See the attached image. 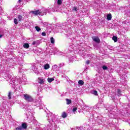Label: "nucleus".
Returning a JSON list of instances; mask_svg holds the SVG:
<instances>
[{
    "instance_id": "f257e3e1",
    "label": "nucleus",
    "mask_w": 130,
    "mask_h": 130,
    "mask_svg": "<svg viewBox=\"0 0 130 130\" xmlns=\"http://www.w3.org/2000/svg\"><path fill=\"white\" fill-rule=\"evenodd\" d=\"M4 78L7 82H9L11 86L14 88V89H15V87H17V86L19 85V83L21 84V83H23H23L27 82V78H26L25 75H22V77L18 80L17 77L12 78V75L10 74L9 72H6V74H4Z\"/></svg>"
},
{
    "instance_id": "f03ea898",
    "label": "nucleus",
    "mask_w": 130,
    "mask_h": 130,
    "mask_svg": "<svg viewBox=\"0 0 130 130\" xmlns=\"http://www.w3.org/2000/svg\"><path fill=\"white\" fill-rule=\"evenodd\" d=\"M23 99H24L26 102H33L35 103L34 105L37 107H43L44 106V104L42 103V101H41V99L34 100L32 96L27 93L23 94Z\"/></svg>"
},
{
    "instance_id": "7ed1b4c3",
    "label": "nucleus",
    "mask_w": 130,
    "mask_h": 130,
    "mask_svg": "<svg viewBox=\"0 0 130 130\" xmlns=\"http://www.w3.org/2000/svg\"><path fill=\"white\" fill-rule=\"evenodd\" d=\"M48 122L49 123L47 124V126L45 127V130H51V128H52V125H51V121L52 122H54V123H57V118L55 117V115H48Z\"/></svg>"
},
{
    "instance_id": "20e7f679",
    "label": "nucleus",
    "mask_w": 130,
    "mask_h": 130,
    "mask_svg": "<svg viewBox=\"0 0 130 130\" xmlns=\"http://www.w3.org/2000/svg\"><path fill=\"white\" fill-rule=\"evenodd\" d=\"M69 51H74V50H79L80 49V45L77 44L74 45L72 43L69 45V47L68 48Z\"/></svg>"
},
{
    "instance_id": "39448f33",
    "label": "nucleus",
    "mask_w": 130,
    "mask_h": 130,
    "mask_svg": "<svg viewBox=\"0 0 130 130\" xmlns=\"http://www.w3.org/2000/svg\"><path fill=\"white\" fill-rule=\"evenodd\" d=\"M30 14H32V15H35V16H43V13H42V11L41 10H35V11H31L30 12Z\"/></svg>"
},
{
    "instance_id": "423d86ee",
    "label": "nucleus",
    "mask_w": 130,
    "mask_h": 130,
    "mask_svg": "<svg viewBox=\"0 0 130 130\" xmlns=\"http://www.w3.org/2000/svg\"><path fill=\"white\" fill-rule=\"evenodd\" d=\"M27 128V123H23L21 124V126H19L15 128L14 130H23Z\"/></svg>"
},
{
    "instance_id": "0eeeda50",
    "label": "nucleus",
    "mask_w": 130,
    "mask_h": 130,
    "mask_svg": "<svg viewBox=\"0 0 130 130\" xmlns=\"http://www.w3.org/2000/svg\"><path fill=\"white\" fill-rule=\"evenodd\" d=\"M92 40L94 41V42H96V43H100V39H99V37H92Z\"/></svg>"
},
{
    "instance_id": "6e6552de",
    "label": "nucleus",
    "mask_w": 130,
    "mask_h": 130,
    "mask_svg": "<svg viewBox=\"0 0 130 130\" xmlns=\"http://www.w3.org/2000/svg\"><path fill=\"white\" fill-rule=\"evenodd\" d=\"M60 6V4H57L54 5V9L56 10V12H59V11H60V8L59 7Z\"/></svg>"
},
{
    "instance_id": "1a4fd4ad",
    "label": "nucleus",
    "mask_w": 130,
    "mask_h": 130,
    "mask_svg": "<svg viewBox=\"0 0 130 130\" xmlns=\"http://www.w3.org/2000/svg\"><path fill=\"white\" fill-rule=\"evenodd\" d=\"M124 12H125V15H126L127 16H129V17H130V11L129 10H128L127 9V7H125L124 8Z\"/></svg>"
},
{
    "instance_id": "9d476101",
    "label": "nucleus",
    "mask_w": 130,
    "mask_h": 130,
    "mask_svg": "<svg viewBox=\"0 0 130 130\" xmlns=\"http://www.w3.org/2000/svg\"><path fill=\"white\" fill-rule=\"evenodd\" d=\"M44 82H45V80H44L43 78L41 77L38 78V83H39V84H44Z\"/></svg>"
},
{
    "instance_id": "9b49d317",
    "label": "nucleus",
    "mask_w": 130,
    "mask_h": 130,
    "mask_svg": "<svg viewBox=\"0 0 130 130\" xmlns=\"http://www.w3.org/2000/svg\"><path fill=\"white\" fill-rule=\"evenodd\" d=\"M90 109H91V108L87 106H85L83 108V110L85 112H89V111H90Z\"/></svg>"
},
{
    "instance_id": "f8f14e48",
    "label": "nucleus",
    "mask_w": 130,
    "mask_h": 130,
    "mask_svg": "<svg viewBox=\"0 0 130 130\" xmlns=\"http://www.w3.org/2000/svg\"><path fill=\"white\" fill-rule=\"evenodd\" d=\"M41 12H42L43 16H44V15H46V14L49 12V10L46 9H43L42 11L41 10Z\"/></svg>"
},
{
    "instance_id": "ddd939ff",
    "label": "nucleus",
    "mask_w": 130,
    "mask_h": 130,
    "mask_svg": "<svg viewBox=\"0 0 130 130\" xmlns=\"http://www.w3.org/2000/svg\"><path fill=\"white\" fill-rule=\"evenodd\" d=\"M57 28H58V29H63V30H66V26H64V25H61V24H60L58 26H57V25H56Z\"/></svg>"
},
{
    "instance_id": "4468645a",
    "label": "nucleus",
    "mask_w": 130,
    "mask_h": 130,
    "mask_svg": "<svg viewBox=\"0 0 130 130\" xmlns=\"http://www.w3.org/2000/svg\"><path fill=\"white\" fill-rule=\"evenodd\" d=\"M39 44H40V41H36L32 42V45H36V46H37V45H39Z\"/></svg>"
},
{
    "instance_id": "2eb2a0df",
    "label": "nucleus",
    "mask_w": 130,
    "mask_h": 130,
    "mask_svg": "<svg viewBox=\"0 0 130 130\" xmlns=\"http://www.w3.org/2000/svg\"><path fill=\"white\" fill-rule=\"evenodd\" d=\"M112 18V16L111 15V14H109L107 15V19L108 21H110V20H111Z\"/></svg>"
},
{
    "instance_id": "dca6fc26",
    "label": "nucleus",
    "mask_w": 130,
    "mask_h": 130,
    "mask_svg": "<svg viewBox=\"0 0 130 130\" xmlns=\"http://www.w3.org/2000/svg\"><path fill=\"white\" fill-rule=\"evenodd\" d=\"M50 68V67L49 66V64H48V63L45 64L44 66V70H48V69H49Z\"/></svg>"
},
{
    "instance_id": "f3484780",
    "label": "nucleus",
    "mask_w": 130,
    "mask_h": 130,
    "mask_svg": "<svg viewBox=\"0 0 130 130\" xmlns=\"http://www.w3.org/2000/svg\"><path fill=\"white\" fill-rule=\"evenodd\" d=\"M109 115V117L111 118H116V117H115V116H114V113H111Z\"/></svg>"
},
{
    "instance_id": "a211bd4d",
    "label": "nucleus",
    "mask_w": 130,
    "mask_h": 130,
    "mask_svg": "<svg viewBox=\"0 0 130 130\" xmlns=\"http://www.w3.org/2000/svg\"><path fill=\"white\" fill-rule=\"evenodd\" d=\"M23 46L24 48H29L30 46H29V44H28V43H24L23 45Z\"/></svg>"
},
{
    "instance_id": "6ab92c4d",
    "label": "nucleus",
    "mask_w": 130,
    "mask_h": 130,
    "mask_svg": "<svg viewBox=\"0 0 130 130\" xmlns=\"http://www.w3.org/2000/svg\"><path fill=\"white\" fill-rule=\"evenodd\" d=\"M47 81L49 83H51V82H52V81H54V78H48L47 79Z\"/></svg>"
},
{
    "instance_id": "aec40b11",
    "label": "nucleus",
    "mask_w": 130,
    "mask_h": 130,
    "mask_svg": "<svg viewBox=\"0 0 130 130\" xmlns=\"http://www.w3.org/2000/svg\"><path fill=\"white\" fill-rule=\"evenodd\" d=\"M91 93L93 94V95H95V96H97L98 95V92L97 91V90L91 91Z\"/></svg>"
},
{
    "instance_id": "412c9836",
    "label": "nucleus",
    "mask_w": 130,
    "mask_h": 130,
    "mask_svg": "<svg viewBox=\"0 0 130 130\" xmlns=\"http://www.w3.org/2000/svg\"><path fill=\"white\" fill-rule=\"evenodd\" d=\"M78 84H79V85H80L81 86H83V85H84V81H83L82 80H79Z\"/></svg>"
},
{
    "instance_id": "4be33fe9",
    "label": "nucleus",
    "mask_w": 130,
    "mask_h": 130,
    "mask_svg": "<svg viewBox=\"0 0 130 130\" xmlns=\"http://www.w3.org/2000/svg\"><path fill=\"white\" fill-rule=\"evenodd\" d=\"M66 101L67 105H69V104H71V103H72V100L69 99H66Z\"/></svg>"
},
{
    "instance_id": "5701e85b",
    "label": "nucleus",
    "mask_w": 130,
    "mask_h": 130,
    "mask_svg": "<svg viewBox=\"0 0 130 130\" xmlns=\"http://www.w3.org/2000/svg\"><path fill=\"white\" fill-rule=\"evenodd\" d=\"M67 116H68V114H67V113H66V112H64L62 113V117H63V118H66Z\"/></svg>"
},
{
    "instance_id": "b1692460",
    "label": "nucleus",
    "mask_w": 130,
    "mask_h": 130,
    "mask_svg": "<svg viewBox=\"0 0 130 130\" xmlns=\"http://www.w3.org/2000/svg\"><path fill=\"white\" fill-rule=\"evenodd\" d=\"M117 91L118 93V96H119V97L122 95L121 94V91L120 90V89H118Z\"/></svg>"
},
{
    "instance_id": "393cba45",
    "label": "nucleus",
    "mask_w": 130,
    "mask_h": 130,
    "mask_svg": "<svg viewBox=\"0 0 130 130\" xmlns=\"http://www.w3.org/2000/svg\"><path fill=\"white\" fill-rule=\"evenodd\" d=\"M51 12H56V11L55 10V8L54 9H53V8L49 9V13H50H50H51Z\"/></svg>"
},
{
    "instance_id": "a878e982",
    "label": "nucleus",
    "mask_w": 130,
    "mask_h": 130,
    "mask_svg": "<svg viewBox=\"0 0 130 130\" xmlns=\"http://www.w3.org/2000/svg\"><path fill=\"white\" fill-rule=\"evenodd\" d=\"M13 94V92L11 91H10L9 92V94H8V98L9 99H12V95Z\"/></svg>"
},
{
    "instance_id": "bb28decb",
    "label": "nucleus",
    "mask_w": 130,
    "mask_h": 130,
    "mask_svg": "<svg viewBox=\"0 0 130 130\" xmlns=\"http://www.w3.org/2000/svg\"><path fill=\"white\" fill-rule=\"evenodd\" d=\"M73 130H84L83 127H76V128H73Z\"/></svg>"
},
{
    "instance_id": "cd10ccee",
    "label": "nucleus",
    "mask_w": 130,
    "mask_h": 130,
    "mask_svg": "<svg viewBox=\"0 0 130 130\" xmlns=\"http://www.w3.org/2000/svg\"><path fill=\"white\" fill-rule=\"evenodd\" d=\"M72 10L75 12H78L79 11V8H77V7H74Z\"/></svg>"
},
{
    "instance_id": "c85d7f7f",
    "label": "nucleus",
    "mask_w": 130,
    "mask_h": 130,
    "mask_svg": "<svg viewBox=\"0 0 130 130\" xmlns=\"http://www.w3.org/2000/svg\"><path fill=\"white\" fill-rule=\"evenodd\" d=\"M18 19L19 21H22V20H23V17L21 15H18Z\"/></svg>"
},
{
    "instance_id": "c756f323",
    "label": "nucleus",
    "mask_w": 130,
    "mask_h": 130,
    "mask_svg": "<svg viewBox=\"0 0 130 130\" xmlns=\"http://www.w3.org/2000/svg\"><path fill=\"white\" fill-rule=\"evenodd\" d=\"M112 39L114 40V42H117V37H116V36H113Z\"/></svg>"
},
{
    "instance_id": "7c9ffc66",
    "label": "nucleus",
    "mask_w": 130,
    "mask_h": 130,
    "mask_svg": "<svg viewBox=\"0 0 130 130\" xmlns=\"http://www.w3.org/2000/svg\"><path fill=\"white\" fill-rule=\"evenodd\" d=\"M102 69L104 71H106L108 70V67H107L106 66H103Z\"/></svg>"
},
{
    "instance_id": "2f4dec72",
    "label": "nucleus",
    "mask_w": 130,
    "mask_h": 130,
    "mask_svg": "<svg viewBox=\"0 0 130 130\" xmlns=\"http://www.w3.org/2000/svg\"><path fill=\"white\" fill-rule=\"evenodd\" d=\"M50 40H51V43H52V44H54L55 40L53 37L51 38Z\"/></svg>"
},
{
    "instance_id": "473e14b6",
    "label": "nucleus",
    "mask_w": 130,
    "mask_h": 130,
    "mask_svg": "<svg viewBox=\"0 0 130 130\" xmlns=\"http://www.w3.org/2000/svg\"><path fill=\"white\" fill-rule=\"evenodd\" d=\"M35 28H36V30H37L38 32H39V31H40V30H41V29L40 28V27H39L38 26H35Z\"/></svg>"
},
{
    "instance_id": "72a5a7b5",
    "label": "nucleus",
    "mask_w": 130,
    "mask_h": 130,
    "mask_svg": "<svg viewBox=\"0 0 130 130\" xmlns=\"http://www.w3.org/2000/svg\"><path fill=\"white\" fill-rule=\"evenodd\" d=\"M14 23L15 24V25H18V19L17 18L14 19Z\"/></svg>"
},
{
    "instance_id": "f704fd0d",
    "label": "nucleus",
    "mask_w": 130,
    "mask_h": 130,
    "mask_svg": "<svg viewBox=\"0 0 130 130\" xmlns=\"http://www.w3.org/2000/svg\"><path fill=\"white\" fill-rule=\"evenodd\" d=\"M2 0H0V14H1V13L3 12V9L2 8V6H1V5H2V4H1V3H2Z\"/></svg>"
},
{
    "instance_id": "c9c22d12",
    "label": "nucleus",
    "mask_w": 130,
    "mask_h": 130,
    "mask_svg": "<svg viewBox=\"0 0 130 130\" xmlns=\"http://www.w3.org/2000/svg\"><path fill=\"white\" fill-rule=\"evenodd\" d=\"M62 4V1L61 0H57V3L58 5H61Z\"/></svg>"
},
{
    "instance_id": "e433bc0d",
    "label": "nucleus",
    "mask_w": 130,
    "mask_h": 130,
    "mask_svg": "<svg viewBox=\"0 0 130 130\" xmlns=\"http://www.w3.org/2000/svg\"><path fill=\"white\" fill-rule=\"evenodd\" d=\"M30 70H32L33 71H35V70H36V68H35V66H32L30 67Z\"/></svg>"
},
{
    "instance_id": "4c0bfd02",
    "label": "nucleus",
    "mask_w": 130,
    "mask_h": 130,
    "mask_svg": "<svg viewBox=\"0 0 130 130\" xmlns=\"http://www.w3.org/2000/svg\"><path fill=\"white\" fill-rule=\"evenodd\" d=\"M24 72H25V70H24V69H23L22 68L19 69V73H24Z\"/></svg>"
},
{
    "instance_id": "58836bf2",
    "label": "nucleus",
    "mask_w": 130,
    "mask_h": 130,
    "mask_svg": "<svg viewBox=\"0 0 130 130\" xmlns=\"http://www.w3.org/2000/svg\"><path fill=\"white\" fill-rule=\"evenodd\" d=\"M3 103H5L6 104V103H7V102H9V101L7 100L6 99H4L3 101H2Z\"/></svg>"
},
{
    "instance_id": "ea45409f",
    "label": "nucleus",
    "mask_w": 130,
    "mask_h": 130,
    "mask_svg": "<svg viewBox=\"0 0 130 130\" xmlns=\"http://www.w3.org/2000/svg\"><path fill=\"white\" fill-rule=\"evenodd\" d=\"M73 112H74V113H77V108L75 107L73 108Z\"/></svg>"
},
{
    "instance_id": "a19ab883",
    "label": "nucleus",
    "mask_w": 130,
    "mask_h": 130,
    "mask_svg": "<svg viewBox=\"0 0 130 130\" xmlns=\"http://www.w3.org/2000/svg\"><path fill=\"white\" fill-rule=\"evenodd\" d=\"M58 49L57 48H55L53 49V52H55V53H56V52H58Z\"/></svg>"
},
{
    "instance_id": "79ce46f5",
    "label": "nucleus",
    "mask_w": 130,
    "mask_h": 130,
    "mask_svg": "<svg viewBox=\"0 0 130 130\" xmlns=\"http://www.w3.org/2000/svg\"><path fill=\"white\" fill-rule=\"evenodd\" d=\"M57 68V65L55 64L53 66V70H56Z\"/></svg>"
},
{
    "instance_id": "37998d69",
    "label": "nucleus",
    "mask_w": 130,
    "mask_h": 130,
    "mask_svg": "<svg viewBox=\"0 0 130 130\" xmlns=\"http://www.w3.org/2000/svg\"><path fill=\"white\" fill-rule=\"evenodd\" d=\"M63 66H64V63H61L59 64V68H61V67H63Z\"/></svg>"
},
{
    "instance_id": "c03bdc74",
    "label": "nucleus",
    "mask_w": 130,
    "mask_h": 130,
    "mask_svg": "<svg viewBox=\"0 0 130 130\" xmlns=\"http://www.w3.org/2000/svg\"><path fill=\"white\" fill-rule=\"evenodd\" d=\"M42 36H46V34L45 33V32H43L42 33Z\"/></svg>"
},
{
    "instance_id": "a18cd8bd",
    "label": "nucleus",
    "mask_w": 130,
    "mask_h": 130,
    "mask_svg": "<svg viewBox=\"0 0 130 130\" xmlns=\"http://www.w3.org/2000/svg\"><path fill=\"white\" fill-rule=\"evenodd\" d=\"M90 63V60H88L86 61V64H89Z\"/></svg>"
},
{
    "instance_id": "49530a36",
    "label": "nucleus",
    "mask_w": 130,
    "mask_h": 130,
    "mask_svg": "<svg viewBox=\"0 0 130 130\" xmlns=\"http://www.w3.org/2000/svg\"><path fill=\"white\" fill-rule=\"evenodd\" d=\"M89 58H90V59H93V55H90Z\"/></svg>"
},
{
    "instance_id": "de8ad7c7",
    "label": "nucleus",
    "mask_w": 130,
    "mask_h": 130,
    "mask_svg": "<svg viewBox=\"0 0 130 130\" xmlns=\"http://www.w3.org/2000/svg\"><path fill=\"white\" fill-rule=\"evenodd\" d=\"M37 98H38V99H40V98H41V96H39V94H38Z\"/></svg>"
},
{
    "instance_id": "09e8293b",
    "label": "nucleus",
    "mask_w": 130,
    "mask_h": 130,
    "mask_svg": "<svg viewBox=\"0 0 130 130\" xmlns=\"http://www.w3.org/2000/svg\"><path fill=\"white\" fill-rule=\"evenodd\" d=\"M9 124H10V125H12V123H13V122H12V121H10L9 122H8Z\"/></svg>"
},
{
    "instance_id": "8fccbe9b",
    "label": "nucleus",
    "mask_w": 130,
    "mask_h": 130,
    "mask_svg": "<svg viewBox=\"0 0 130 130\" xmlns=\"http://www.w3.org/2000/svg\"><path fill=\"white\" fill-rule=\"evenodd\" d=\"M3 68V66L2 65V63H0V70Z\"/></svg>"
},
{
    "instance_id": "3c124183",
    "label": "nucleus",
    "mask_w": 130,
    "mask_h": 130,
    "mask_svg": "<svg viewBox=\"0 0 130 130\" xmlns=\"http://www.w3.org/2000/svg\"><path fill=\"white\" fill-rule=\"evenodd\" d=\"M3 37V35H0V38H2Z\"/></svg>"
},
{
    "instance_id": "603ef678",
    "label": "nucleus",
    "mask_w": 130,
    "mask_h": 130,
    "mask_svg": "<svg viewBox=\"0 0 130 130\" xmlns=\"http://www.w3.org/2000/svg\"><path fill=\"white\" fill-rule=\"evenodd\" d=\"M21 0H19V1H18V3H21Z\"/></svg>"
},
{
    "instance_id": "864d4df0",
    "label": "nucleus",
    "mask_w": 130,
    "mask_h": 130,
    "mask_svg": "<svg viewBox=\"0 0 130 130\" xmlns=\"http://www.w3.org/2000/svg\"><path fill=\"white\" fill-rule=\"evenodd\" d=\"M39 89H40V91L41 90V88H38V91H39Z\"/></svg>"
},
{
    "instance_id": "5fc2aeb1",
    "label": "nucleus",
    "mask_w": 130,
    "mask_h": 130,
    "mask_svg": "<svg viewBox=\"0 0 130 130\" xmlns=\"http://www.w3.org/2000/svg\"><path fill=\"white\" fill-rule=\"evenodd\" d=\"M19 64H23V62L21 63H19Z\"/></svg>"
},
{
    "instance_id": "6e6d98bb",
    "label": "nucleus",
    "mask_w": 130,
    "mask_h": 130,
    "mask_svg": "<svg viewBox=\"0 0 130 130\" xmlns=\"http://www.w3.org/2000/svg\"><path fill=\"white\" fill-rule=\"evenodd\" d=\"M70 60H74L73 59V58H71V59H70Z\"/></svg>"
},
{
    "instance_id": "4d7b16f0",
    "label": "nucleus",
    "mask_w": 130,
    "mask_h": 130,
    "mask_svg": "<svg viewBox=\"0 0 130 130\" xmlns=\"http://www.w3.org/2000/svg\"><path fill=\"white\" fill-rule=\"evenodd\" d=\"M94 109H97V108L94 107Z\"/></svg>"
},
{
    "instance_id": "13d9d810",
    "label": "nucleus",
    "mask_w": 130,
    "mask_h": 130,
    "mask_svg": "<svg viewBox=\"0 0 130 130\" xmlns=\"http://www.w3.org/2000/svg\"><path fill=\"white\" fill-rule=\"evenodd\" d=\"M112 100H114V98H112Z\"/></svg>"
},
{
    "instance_id": "bf43d9fd",
    "label": "nucleus",
    "mask_w": 130,
    "mask_h": 130,
    "mask_svg": "<svg viewBox=\"0 0 130 130\" xmlns=\"http://www.w3.org/2000/svg\"><path fill=\"white\" fill-rule=\"evenodd\" d=\"M107 110H109V111L110 110H109V109H107Z\"/></svg>"
},
{
    "instance_id": "052dcab7",
    "label": "nucleus",
    "mask_w": 130,
    "mask_h": 130,
    "mask_svg": "<svg viewBox=\"0 0 130 130\" xmlns=\"http://www.w3.org/2000/svg\"><path fill=\"white\" fill-rule=\"evenodd\" d=\"M21 61V62H23V61Z\"/></svg>"
}]
</instances>
